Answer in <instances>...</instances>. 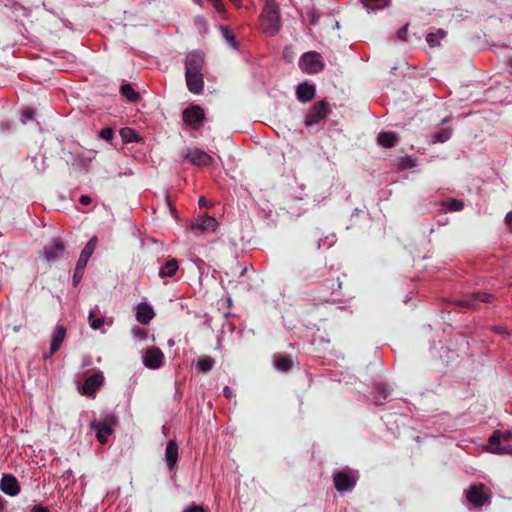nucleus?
I'll return each mask as SVG.
<instances>
[{"label": "nucleus", "mask_w": 512, "mask_h": 512, "mask_svg": "<svg viewBox=\"0 0 512 512\" xmlns=\"http://www.w3.org/2000/svg\"><path fill=\"white\" fill-rule=\"evenodd\" d=\"M261 28L264 33L274 36L280 29V18L274 0H267L261 16Z\"/></svg>", "instance_id": "nucleus-1"}, {"label": "nucleus", "mask_w": 512, "mask_h": 512, "mask_svg": "<svg viewBox=\"0 0 512 512\" xmlns=\"http://www.w3.org/2000/svg\"><path fill=\"white\" fill-rule=\"evenodd\" d=\"M205 118L203 109L197 105L188 107L183 111L184 123L192 129H198Z\"/></svg>", "instance_id": "nucleus-2"}, {"label": "nucleus", "mask_w": 512, "mask_h": 512, "mask_svg": "<svg viewBox=\"0 0 512 512\" xmlns=\"http://www.w3.org/2000/svg\"><path fill=\"white\" fill-rule=\"evenodd\" d=\"M300 66L308 73H317L321 71L323 63L318 54L310 52L303 55Z\"/></svg>", "instance_id": "nucleus-3"}, {"label": "nucleus", "mask_w": 512, "mask_h": 512, "mask_svg": "<svg viewBox=\"0 0 512 512\" xmlns=\"http://www.w3.org/2000/svg\"><path fill=\"white\" fill-rule=\"evenodd\" d=\"M164 354L157 347L147 349L143 355V363L150 369L159 368L162 365Z\"/></svg>", "instance_id": "nucleus-4"}, {"label": "nucleus", "mask_w": 512, "mask_h": 512, "mask_svg": "<svg viewBox=\"0 0 512 512\" xmlns=\"http://www.w3.org/2000/svg\"><path fill=\"white\" fill-rule=\"evenodd\" d=\"M194 70L192 67L186 69L187 87L192 93L199 94L203 88V78L200 72Z\"/></svg>", "instance_id": "nucleus-5"}, {"label": "nucleus", "mask_w": 512, "mask_h": 512, "mask_svg": "<svg viewBox=\"0 0 512 512\" xmlns=\"http://www.w3.org/2000/svg\"><path fill=\"white\" fill-rule=\"evenodd\" d=\"M328 113V108L324 103L316 104L305 118V124L312 126L323 120Z\"/></svg>", "instance_id": "nucleus-6"}, {"label": "nucleus", "mask_w": 512, "mask_h": 512, "mask_svg": "<svg viewBox=\"0 0 512 512\" xmlns=\"http://www.w3.org/2000/svg\"><path fill=\"white\" fill-rule=\"evenodd\" d=\"M0 489L9 496H16L20 492L17 479L10 474H5L0 482Z\"/></svg>", "instance_id": "nucleus-7"}, {"label": "nucleus", "mask_w": 512, "mask_h": 512, "mask_svg": "<svg viewBox=\"0 0 512 512\" xmlns=\"http://www.w3.org/2000/svg\"><path fill=\"white\" fill-rule=\"evenodd\" d=\"M218 228V223L215 218L207 216L200 221L190 224V229L195 231L199 230L201 233L215 232Z\"/></svg>", "instance_id": "nucleus-8"}, {"label": "nucleus", "mask_w": 512, "mask_h": 512, "mask_svg": "<svg viewBox=\"0 0 512 512\" xmlns=\"http://www.w3.org/2000/svg\"><path fill=\"white\" fill-rule=\"evenodd\" d=\"M467 499L476 506L482 505L487 500V495L484 493V486L479 484L470 487L467 492Z\"/></svg>", "instance_id": "nucleus-9"}, {"label": "nucleus", "mask_w": 512, "mask_h": 512, "mask_svg": "<svg viewBox=\"0 0 512 512\" xmlns=\"http://www.w3.org/2000/svg\"><path fill=\"white\" fill-rule=\"evenodd\" d=\"M103 380L104 377L101 373L90 376L82 386V393L85 395L93 394L102 385Z\"/></svg>", "instance_id": "nucleus-10"}, {"label": "nucleus", "mask_w": 512, "mask_h": 512, "mask_svg": "<svg viewBox=\"0 0 512 512\" xmlns=\"http://www.w3.org/2000/svg\"><path fill=\"white\" fill-rule=\"evenodd\" d=\"M187 158L190 160V162L197 166H207L212 163L211 156L198 149L189 152Z\"/></svg>", "instance_id": "nucleus-11"}, {"label": "nucleus", "mask_w": 512, "mask_h": 512, "mask_svg": "<svg viewBox=\"0 0 512 512\" xmlns=\"http://www.w3.org/2000/svg\"><path fill=\"white\" fill-rule=\"evenodd\" d=\"M154 317V311L151 306L141 303L137 306L136 319L142 324H147Z\"/></svg>", "instance_id": "nucleus-12"}, {"label": "nucleus", "mask_w": 512, "mask_h": 512, "mask_svg": "<svg viewBox=\"0 0 512 512\" xmlns=\"http://www.w3.org/2000/svg\"><path fill=\"white\" fill-rule=\"evenodd\" d=\"M315 95V88L307 83H302L297 88V97L302 102L310 101Z\"/></svg>", "instance_id": "nucleus-13"}, {"label": "nucleus", "mask_w": 512, "mask_h": 512, "mask_svg": "<svg viewBox=\"0 0 512 512\" xmlns=\"http://www.w3.org/2000/svg\"><path fill=\"white\" fill-rule=\"evenodd\" d=\"M65 336H66L65 328L63 326H57L53 333V337H52V341H51V346H50L51 353L56 352L60 348L62 342L65 339Z\"/></svg>", "instance_id": "nucleus-14"}, {"label": "nucleus", "mask_w": 512, "mask_h": 512, "mask_svg": "<svg viewBox=\"0 0 512 512\" xmlns=\"http://www.w3.org/2000/svg\"><path fill=\"white\" fill-rule=\"evenodd\" d=\"M91 426L96 430V436L99 442L105 444L108 437L112 434L111 427L101 423H92Z\"/></svg>", "instance_id": "nucleus-15"}, {"label": "nucleus", "mask_w": 512, "mask_h": 512, "mask_svg": "<svg viewBox=\"0 0 512 512\" xmlns=\"http://www.w3.org/2000/svg\"><path fill=\"white\" fill-rule=\"evenodd\" d=\"M165 456L169 467L172 468L176 464L178 458V448L175 442H168Z\"/></svg>", "instance_id": "nucleus-16"}, {"label": "nucleus", "mask_w": 512, "mask_h": 512, "mask_svg": "<svg viewBox=\"0 0 512 512\" xmlns=\"http://www.w3.org/2000/svg\"><path fill=\"white\" fill-rule=\"evenodd\" d=\"M203 64V56L200 53L193 52L190 53L187 57L186 61V69H189L190 67L194 68L195 72H200L201 67Z\"/></svg>", "instance_id": "nucleus-17"}, {"label": "nucleus", "mask_w": 512, "mask_h": 512, "mask_svg": "<svg viewBox=\"0 0 512 512\" xmlns=\"http://www.w3.org/2000/svg\"><path fill=\"white\" fill-rule=\"evenodd\" d=\"M334 482L339 491H344L353 485L352 479L344 473H338L334 478Z\"/></svg>", "instance_id": "nucleus-18"}, {"label": "nucleus", "mask_w": 512, "mask_h": 512, "mask_svg": "<svg viewBox=\"0 0 512 512\" xmlns=\"http://www.w3.org/2000/svg\"><path fill=\"white\" fill-rule=\"evenodd\" d=\"M178 269V263L175 259L169 260L166 264L160 269L161 277H170L175 274Z\"/></svg>", "instance_id": "nucleus-19"}, {"label": "nucleus", "mask_w": 512, "mask_h": 512, "mask_svg": "<svg viewBox=\"0 0 512 512\" xmlns=\"http://www.w3.org/2000/svg\"><path fill=\"white\" fill-rule=\"evenodd\" d=\"M512 439V432L506 431V432H500L495 431L490 437H489V443L492 445L500 444L501 441H509Z\"/></svg>", "instance_id": "nucleus-20"}, {"label": "nucleus", "mask_w": 512, "mask_h": 512, "mask_svg": "<svg viewBox=\"0 0 512 512\" xmlns=\"http://www.w3.org/2000/svg\"><path fill=\"white\" fill-rule=\"evenodd\" d=\"M378 142L384 147H392L396 142V134L391 132H382L378 136Z\"/></svg>", "instance_id": "nucleus-21"}, {"label": "nucleus", "mask_w": 512, "mask_h": 512, "mask_svg": "<svg viewBox=\"0 0 512 512\" xmlns=\"http://www.w3.org/2000/svg\"><path fill=\"white\" fill-rule=\"evenodd\" d=\"M487 452L493 453V454H511L512 455V446H500L499 444L496 445H488L484 449Z\"/></svg>", "instance_id": "nucleus-22"}, {"label": "nucleus", "mask_w": 512, "mask_h": 512, "mask_svg": "<svg viewBox=\"0 0 512 512\" xmlns=\"http://www.w3.org/2000/svg\"><path fill=\"white\" fill-rule=\"evenodd\" d=\"M120 135L123 139L124 142L126 143H129V142H137L138 141V137H137V134L136 132L131 129V128H123L120 130Z\"/></svg>", "instance_id": "nucleus-23"}, {"label": "nucleus", "mask_w": 512, "mask_h": 512, "mask_svg": "<svg viewBox=\"0 0 512 512\" xmlns=\"http://www.w3.org/2000/svg\"><path fill=\"white\" fill-rule=\"evenodd\" d=\"M63 251V246L60 243H55L51 247L46 248L45 255L48 260L56 258Z\"/></svg>", "instance_id": "nucleus-24"}, {"label": "nucleus", "mask_w": 512, "mask_h": 512, "mask_svg": "<svg viewBox=\"0 0 512 512\" xmlns=\"http://www.w3.org/2000/svg\"><path fill=\"white\" fill-rule=\"evenodd\" d=\"M96 245H97V238L96 237L91 238L89 240V242L86 244V246L84 247V249L82 250L81 256L89 259L90 256L93 254V252L96 248Z\"/></svg>", "instance_id": "nucleus-25"}, {"label": "nucleus", "mask_w": 512, "mask_h": 512, "mask_svg": "<svg viewBox=\"0 0 512 512\" xmlns=\"http://www.w3.org/2000/svg\"><path fill=\"white\" fill-rule=\"evenodd\" d=\"M445 33L443 31H438L437 33H430L427 35V42L430 46H436L439 44L440 40L443 39Z\"/></svg>", "instance_id": "nucleus-26"}, {"label": "nucleus", "mask_w": 512, "mask_h": 512, "mask_svg": "<svg viewBox=\"0 0 512 512\" xmlns=\"http://www.w3.org/2000/svg\"><path fill=\"white\" fill-rule=\"evenodd\" d=\"M121 93L129 101H135L138 97V94L133 90V88L130 85H123L121 87Z\"/></svg>", "instance_id": "nucleus-27"}, {"label": "nucleus", "mask_w": 512, "mask_h": 512, "mask_svg": "<svg viewBox=\"0 0 512 512\" xmlns=\"http://www.w3.org/2000/svg\"><path fill=\"white\" fill-rule=\"evenodd\" d=\"M197 366L201 371L207 372L212 368L213 360L209 357H203L198 360Z\"/></svg>", "instance_id": "nucleus-28"}, {"label": "nucleus", "mask_w": 512, "mask_h": 512, "mask_svg": "<svg viewBox=\"0 0 512 512\" xmlns=\"http://www.w3.org/2000/svg\"><path fill=\"white\" fill-rule=\"evenodd\" d=\"M292 365V361L288 358H281L275 362V366L282 371L288 370Z\"/></svg>", "instance_id": "nucleus-29"}, {"label": "nucleus", "mask_w": 512, "mask_h": 512, "mask_svg": "<svg viewBox=\"0 0 512 512\" xmlns=\"http://www.w3.org/2000/svg\"><path fill=\"white\" fill-rule=\"evenodd\" d=\"M445 205H447L448 209L449 210H452V211H459L463 208V202L459 201V200H449L445 203Z\"/></svg>", "instance_id": "nucleus-30"}, {"label": "nucleus", "mask_w": 512, "mask_h": 512, "mask_svg": "<svg viewBox=\"0 0 512 512\" xmlns=\"http://www.w3.org/2000/svg\"><path fill=\"white\" fill-rule=\"evenodd\" d=\"M93 313H90V316H89V319H90V325L91 327L96 330V329H99L103 323H104V320L103 318H93Z\"/></svg>", "instance_id": "nucleus-31"}, {"label": "nucleus", "mask_w": 512, "mask_h": 512, "mask_svg": "<svg viewBox=\"0 0 512 512\" xmlns=\"http://www.w3.org/2000/svg\"><path fill=\"white\" fill-rule=\"evenodd\" d=\"M88 260H89L88 258L80 255V257L77 261V265H76L77 273L83 272L84 268L87 265Z\"/></svg>", "instance_id": "nucleus-32"}, {"label": "nucleus", "mask_w": 512, "mask_h": 512, "mask_svg": "<svg viewBox=\"0 0 512 512\" xmlns=\"http://www.w3.org/2000/svg\"><path fill=\"white\" fill-rule=\"evenodd\" d=\"M450 136H451L450 131H445V132H443V133L437 134V135H436V139H437V141H439V142H444V141H446L447 139H449V138H450Z\"/></svg>", "instance_id": "nucleus-33"}, {"label": "nucleus", "mask_w": 512, "mask_h": 512, "mask_svg": "<svg viewBox=\"0 0 512 512\" xmlns=\"http://www.w3.org/2000/svg\"><path fill=\"white\" fill-rule=\"evenodd\" d=\"M101 136H102V138H104L105 140H111V139H112V136H113V132H112V130H110V129H105V130H102V131H101Z\"/></svg>", "instance_id": "nucleus-34"}, {"label": "nucleus", "mask_w": 512, "mask_h": 512, "mask_svg": "<svg viewBox=\"0 0 512 512\" xmlns=\"http://www.w3.org/2000/svg\"><path fill=\"white\" fill-rule=\"evenodd\" d=\"M184 512H204L203 508L200 506H192L184 510Z\"/></svg>", "instance_id": "nucleus-35"}, {"label": "nucleus", "mask_w": 512, "mask_h": 512, "mask_svg": "<svg viewBox=\"0 0 512 512\" xmlns=\"http://www.w3.org/2000/svg\"><path fill=\"white\" fill-rule=\"evenodd\" d=\"M477 298L483 302H488L490 295H488L486 293H479V294H477Z\"/></svg>", "instance_id": "nucleus-36"}, {"label": "nucleus", "mask_w": 512, "mask_h": 512, "mask_svg": "<svg viewBox=\"0 0 512 512\" xmlns=\"http://www.w3.org/2000/svg\"><path fill=\"white\" fill-rule=\"evenodd\" d=\"M80 202L83 205H88L91 203V198L89 196L83 195L80 197Z\"/></svg>", "instance_id": "nucleus-37"}, {"label": "nucleus", "mask_w": 512, "mask_h": 512, "mask_svg": "<svg viewBox=\"0 0 512 512\" xmlns=\"http://www.w3.org/2000/svg\"><path fill=\"white\" fill-rule=\"evenodd\" d=\"M82 273H83V272L77 273V269H75V273H74V277H73V279H74V283H75V284H76V283L80 280V278L82 277Z\"/></svg>", "instance_id": "nucleus-38"}, {"label": "nucleus", "mask_w": 512, "mask_h": 512, "mask_svg": "<svg viewBox=\"0 0 512 512\" xmlns=\"http://www.w3.org/2000/svg\"><path fill=\"white\" fill-rule=\"evenodd\" d=\"M32 512H49V510L46 507H35Z\"/></svg>", "instance_id": "nucleus-39"}, {"label": "nucleus", "mask_w": 512, "mask_h": 512, "mask_svg": "<svg viewBox=\"0 0 512 512\" xmlns=\"http://www.w3.org/2000/svg\"><path fill=\"white\" fill-rule=\"evenodd\" d=\"M224 35H225V37H226L227 41H228L231 45H234V42H233V40H234V39H233V36L229 35L227 31H225Z\"/></svg>", "instance_id": "nucleus-40"}, {"label": "nucleus", "mask_w": 512, "mask_h": 512, "mask_svg": "<svg viewBox=\"0 0 512 512\" xmlns=\"http://www.w3.org/2000/svg\"><path fill=\"white\" fill-rule=\"evenodd\" d=\"M505 220H506L507 225L512 226V212L507 214Z\"/></svg>", "instance_id": "nucleus-41"}, {"label": "nucleus", "mask_w": 512, "mask_h": 512, "mask_svg": "<svg viewBox=\"0 0 512 512\" xmlns=\"http://www.w3.org/2000/svg\"><path fill=\"white\" fill-rule=\"evenodd\" d=\"M24 115H25L27 118L31 119V118L33 117V112H32V111H30V110H27V111H25V112H24Z\"/></svg>", "instance_id": "nucleus-42"}, {"label": "nucleus", "mask_w": 512, "mask_h": 512, "mask_svg": "<svg viewBox=\"0 0 512 512\" xmlns=\"http://www.w3.org/2000/svg\"><path fill=\"white\" fill-rule=\"evenodd\" d=\"M199 204H200V206H206V205H207V202H206L205 198L201 197V198L199 199Z\"/></svg>", "instance_id": "nucleus-43"}, {"label": "nucleus", "mask_w": 512, "mask_h": 512, "mask_svg": "<svg viewBox=\"0 0 512 512\" xmlns=\"http://www.w3.org/2000/svg\"><path fill=\"white\" fill-rule=\"evenodd\" d=\"M224 392H225V395H226L227 397H229V396H230V393H231V392H230V390H229L228 388H225Z\"/></svg>", "instance_id": "nucleus-44"}, {"label": "nucleus", "mask_w": 512, "mask_h": 512, "mask_svg": "<svg viewBox=\"0 0 512 512\" xmlns=\"http://www.w3.org/2000/svg\"><path fill=\"white\" fill-rule=\"evenodd\" d=\"M3 506V500L0 498V509L2 508Z\"/></svg>", "instance_id": "nucleus-45"}, {"label": "nucleus", "mask_w": 512, "mask_h": 512, "mask_svg": "<svg viewBox=\"0 0 512 512\" xmlns=\"http://www.w3.org/2000/svg\"><path fill=\"white\" fill-rule=\"evenodd\" d=\"M196 2H199L200 0H195Z\"/></svg>", "instance_id": "nucleus-46"}]
</instances>
